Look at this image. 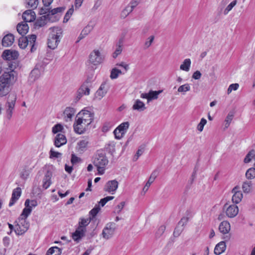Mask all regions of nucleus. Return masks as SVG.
I'll use <instances>...</instances> for the list:
<instances>
[{"label":"nucleus","instance_id":"45","mask_svg":"<svg viewBox=\"0 0 255 255\" xmlns=\"http://www.w3.org/2000/svg\"><path fill=\"white\" fill-rule=\"evenodd\" d=\"M122 74V71L116 68H114L112 69L110 74V78L112 79H117L120 74Z\"/></svg>","mask_w":255,"mask_h":255},{"label":"nucleus","instance_id":"27","mask_svg":"<svg viewBox=\"0 0 255 255\" xmlns=\"http://www.w3.org/2000/svg\"><path fill=\"white\" fill-rule=\"evenodd\" d=\"M230 224L227 221L222 222L219 227L220 232L223 234H228L230 231Z\"/></svg>","mask_w":255,"mask_h":255},{"label":"nucleus","instance_id":"17","mask_svg":"<svg viewBox=\"0 0 255 255\" xmlns=\"http://www.w3.org/2000/svg\"><path fill=\"white\" fill-rule=\"evenodd\" d=\"M239 189L240 187L237 186L232 190V193L233 194L232 200L233 202L235 204L239 203L242 201L243 197V194Z\"/></svg>","mask_w":255,"mask_h":255},{"label":"nucleus","instance_id":"19","mask_svg":"<svg viewBox=\"0 0 255 255\" xmlns=\"http://www.w3.org/2000/svg\"><path fill=\"white\" fill-rule=\"evenodd\" d=\"M14 41V36L11 33L6 34L2 38L1 43L3 46L9 47L12 45Z\"/></svg>","mask_w":255,"mask_h":255},{"label":"nucleus","instance_id":"10","mask_svg":"<svg viewBox=\"0 0 255 255\" xmlns=\"http://www.w3.org/2000/svg\"><path fill=\"white\" fill-rule=\"evenodd\" d=\"M77 118L87 124L90 125L93 120L94 115L88 110H83L78 113Z\"/></svg>","mask_w":255,"mask_h":255},{"label":"nucleus","instance_id":"13","mask_svg":"<svg viewBox=\"0 0 255 255\" xmlns=\"http://www.w3.org/2000/svg\"><path fill=\"white\" fill-rule=\"evenodd\" d=\"M18 52L12 49H6L4 50L1 55L4 60L7 61L14 60L18 58Z\"/></svg>","mask_w":255,"mask_h":255},{"label":"nucleus","instance_id":"53","mask_svg":"<svg viewBox=\"0 0 255 255\" xmlns=\"http://www.w3.org/2000/svg\"><path fill=\"white\" fill-rule=\"evenodd\" d=\"M239 87V85L238 83L231 84L229 86V87L227 90L228 94H230L233 90L234 91L237 90L238 89Z\"/></svg>","mask_w":255,"mask_h":255},{"label":"nucleus","instance_id":"9","mask_svg":"<svg viewBox=\"0 0 255 255\" xmlns=\"http://www.w3.org/2000/svg\"><path fill=\"white\" fill-rule=\"evenodd\" d=\"M129 126L128 122L121 124L114 131L115 138L118 139H121L127 132Z\"/></svg>","mask_w":255,"mask_h":255},{"label":"nucleus","instance_id":"39","mask_svg":"<svg viewBox=\"0 0 255 255\" xmlns=\"http://www.w3.org/2000/svg\"><path fill=\"white\" fill-rule=\"evenodd\" d=\"M92 220V218H89L87 219L81 218L80 221L79 222L78 227L86 229V227L87 226Z\"/></svg>","mask_w":255,"mask_h":255},{"label":"nucleus","instance_id":"46","mask_svg":"<svg viewBox=\"0 0 255 255\" xmlns=\"http://www.w3.org/2000/svg\"><path fill=\"white\" fill-rule=\"evenodd\" d=\"M158 174V172L157 170H154L152 173L151 174L148 181L146 182V184H148L149 186H150L152 183L153 182L155 179L156 178Z\"/></svg>","mask_w":255,"mask_h":255},{"label":"nucleus","instance_id":"38","mask_svg":"<svg viewBox=\"0 0 255 255\" xmlns=\"http://www.w3.org/2000/svg\"><path fill=\"white\" fill-rule=\"evenodd\" d=\"M252 182L249 181H246L243 183L242 189L245 193H249L252 190Z\"/></svg>","mask_w":255,"mask_h":255},{"label":"nucleus","instance_id":"42","mask_svg":"<svg viewBox=\"0 0 255 255\" xmlns=\"http://www.w3.org/2000/svg\"><path fill=\"white\" fill-rule=\"evenodd\" d=\"M101 208L100 206L96 205L94 208L90 211L89 218H92L93 220L97 216Z\"/></svg>","mask_w":255,"mask_h":255},{"label":"nucleus","instance_id":"59","mask_svg":"<svg viewBox=\"0 0 255 255\" xmlns=\"http://www.w3.org/2000/svg\"><path fill=\"white\" fill-rule=\"evenodd\" d=\"M81 161V159L80 157H77L74 154H72L71 155V162L73 165L75 164L78 162Z\"/></svg>","mask_w":255,"mask_h":255},{"label":"nucleus","instance_id":"36","mask_svg":"<svg viewBox=\"0 0 255 255\" xmlns=\"http://www.w3.org/2000/svg\"><path fill=\"white\" fill-rule=\"evenodd\" d=\"M162 92L161 90L152 91L150 90L148 93V102L158 98V96Z\"/></svg>","mask_w":255,"mask_h":255},{"label":"nucleus","instance_id":"48","mask_svg":"<svg viewBox=\"0 0 255 255\" xmlns=\"http://www.w3.org/2000/svg\"><path fill=\"white\" fill-rule=\"evenodd\" d=\"M237 3V0H234L231 2L225 8L224 11V14L225 15L227 14L230 11L232 10L234 6H235Z\"/></svg>","mask_w":255,"mask_h":255},{"label":"nucleus","instance_id":"50","mask_svg":"<svg viewBox=\"0 0 255 255\" xmlns=\"http://www.w3.org/2000/svg\"><path fill=\"white\" fill-rule=\"evenodd\" d=\"M114 198V196H107L104 198H102L99 202V205L103 207L108 201L113 200Z\"/></svg>","mask_w":255,"mask_h":255},{"label":"nucleus","instance_id":"47","mask_svg":"<svg viewBox=\"0 0 255 255\" xmlns=\"http://www.w3.org/2000/svg\"><path fill=\"white\" fill-rule=\"evenodd\" d=\"M132 11V8H130L129 6L127 5L122 11L121 16L123 18H125Z\"/></svg>","mask_w":255,"mask_h":255},{"label":"nucleus","instance_id":"44","mask_svg":"<svg viewBox=\"0 0 255 255\" xmlns=\"http://www.w3.org/2000/svg\"><path fill=\"white\" fill-rule=\"evenodd\" d=\"M246 176L248 179H253L255 178V168H249L246 173Z\"/></svg>","mask_w":255,"mask_h":255},{"label":"nucleus","instance_id":"24","mask_svg":"<svg viewBox=\"0 0 255 255\" xmlns=\"http://www.w3.org/2000/svg\"><path fill=\"white\" fill-rule=\"evenodd\" d=\"M76 113V110L72 107H67L64 111V119L66 122L71 121Z\"/></svg>","mask_w":255,"mask_h":255},{"label":"nucleus","instance_id":"52","mask_svg":"<svg viewBox=\"0 0 255 255\" xmlns=\"http://www.w3.org/2000/svg\"><path fill=\"white\" fill-rule=\"evenodd\" d=\"M125 206V202L123 201L121 202L119 204H118L115 208L114 212L117 214H120L121 211L123 210V208Z\"/></svg>","mask_w":255,"mask_h":255},{"label":"nucleus","instance_id":"56","mask_svg":"<svg viewBox=\"0 0 255 255\" xmlns=\"http://www.w3.org/2000/svg\"><path fill=\"white\" fill-rule=\"evenodd\" d=\"M154 39V36L153 35H151L146 39L144 43V46L145 48H147L150 46L153 41Z\"/></svg>","mask_w":255,"mask_h":255},{"label":"nucleus","instance_id":"14","mask_svg":"<svg viewBox=\"0 0 255 255\" xmlns=\"http://www.w3.org/2000/svg\"><path fill=\"white\" fill-rule=\"evenodd\" d=\"M119 185L118 182L116 180L109 181L104 186V190L112 194H114Z\"/></svg>","mask_w":255,"mask_h":255},{"label":"nucleus","instance_id":"3","mask_svg":"<svg viewBox=\"0 0 255 255\" xmlns=\"http://www.w3.org/2000/svg\"><path fill=\"white\" fill-rule=\"evenodd\" d=\"M50 32L47 39L48 47L51 49H56L63 36V30L59 27H53L49 28Z\"/></svg>","mask_w":255,"mask_h":255},{"label":"nucleus","instance_id":"43","mask_svg":"<svg viewBox=\"0 0 255 255\" xmlns=\"http://www.w3.org/2000/svg\"><path fill=\"white\" fill-rule=\"evenodd\" d=\"M190 86L189 84L186 83L184 85H182L179 87L178 88V92L179 93H182L183 95L186 92L189 91L190 90Z\"/></svg>","mask_w":255,"mask_h":255},{"label":"nucleus","instance_id":"41","mask_svg":"<svg viewBox=\"0 0 255 255\" xmlns=\"http://www.w3.org/2000/svg\"><path fill=\"white\" fill-rule=\"evenodd\" d=\"M28 45V39L26 37L22 36L19 38L18 45L20 48L24 49Z\"/></svg>","mask_w":255,"mask_h":255},{"label":"nucleus","instance_id":"60","mask_svg":"<svg viewBox=\"0 0 255 255\" xmlns=\"http://www.w3.org/2000/svg\"><path fill=\"white\" fill-rule=\"evenodd\" d=\"M74 11L73 7L72 6L71 8H70L67 12H66L64 18V21H68L69 19L70 16L73 14Z\"/></svg>","mask_w":255,"mask_h":255},{"label":"nucleus","instance_id":"2","mask_svg":"<svg viewBox=\"0 0 255 255\" xmlns=\"http://www.w3.org/2000/svg\"><path fill=\"white\" fill-rule=\"evenodd\" d=\"M16 63L9 64L10 71L4 72L1 76V96H5L10 91V85L14 81V76L13 71L15 68Z\"/></svg>","mask_w":255,"mask_h":255},{"label":"nucleus","instance_id":"37","mask_svg":"<svg viewBox=\"0 0 255 255\" xmlns=\"http://www.w3.org/2000/svg\"><path fill=\"white\" fill-rule=\"evenodd\" d=\"M191 62V60L189 58L185 59L182 64L180 65V69L182 70L188 72L190 70Z\"/></svg>","mask_w":255,"mask_h":255},{"label":"nucleus","instance_id":"20","mask_svg":"<svg viewBox=\"0 0 255 255\" xmlns=\"http://www.w3.org/2000/svg\"><path fill=\"white\" fill-rule=\"evenodd\" d=\"M239 213L238 207L236 205H231L226 209V214L229 218L236 217Z\"/></svg>","mask_w":255,"mask_h":255},{"label":"nucleus","instance_id":"6","mask_svg":"<svg viewBox=\"0 0 255 255\" xmlns=\"http://www.w3.org/2000/svg\"><path fill=\"white\" fill-rule=\"evenodd\" d=\"M90 83L88 81H86L80 86L75 94L74 98V102L75 103L80 100L84 95L88 96L90 94Z\"/></svg>","mask_w":255,"mask_h":255},{"label":"nucleus","instance_id":"55","mask_svg":"<svg viewBox=\"0 0 255 255\" xmlns=\"http://www.w3.org/2000/svg\"><path fill=\"white\" fill-rule=\"evenodd\" d=\"M254 155V151H252L249 152L248 154L246 156L245 159H244V162L245 163H249L251 161L252 158H254L255 157Z\"/></svg>","mask_w":255,"mask_h":255},{"label":"nucleus","instance_id":"33","mask_svg":"<svg viewBox=\"0 0 255 255\" xmlns=\"http://www.w3.org/2000/svg\"><path fill=\"white\" fill-rule=\"evenodd\" d=\"M26 37L28 39V43L31 46V52H33L36 49L34 43L36 39V35L35 34L28 35Z\"/></svg>","mask_w":255,"mask_h":255},{"label":"nucleus","instance_id":"30","mask_svg":"<svg viewBox=\"0 0 255 255\" xmlns=\"http://www.w3.org/2000/svg\"><path fill=\"white\" fill-rule=\"evenodd\" d=\"M93 29V26L92 25L88 24L86 26H85L83 29L82 30L80 34L79 35L77 42H79L81 39H83L87 35L90 33Z\"/></svg>","mask_w":255,"mask_h":255},{"label":"nucleus","instance_id":"54","mask_svg":"<svg viewBox=\"0 0 255 255\" xmlns=\"http://www.w3.org/2000/svg\"><path fill=\"white\" fill-rule=\"evenodd\" d=\"M207 121L204 118H202L200 122L198 124L197 126V129L200 132L202 131L203 129L204 126L206 124Z\"/></svg>","mask_w":255,"mask_h":255},{"label":"nucleus","instance_id":"12","mask_svg":"<svg viewBox=\"0 0 255 255\" xmlns=\"http://www.w3.org/2000/svg\"><path fill=\"white\" fill-rule=\"evenodd\" d=\"M89 125L84 121L77 119L73 126L74 131L78 134H82L87 129Z\"/></svg>","mask_w":255,"mask_h":255},{"label":"nucleus","instance_id":"62","mask_svg":"<svg viewBox=\"0 0 255 255\" xmlns=\"http://www.w3.org/2000/svg\"><path fill=\"white\" fill-rule=\"evenodd\" d=\"M27 200H28L29 201V202H28L29 208L30 209H31V211L32 210L33 208H34L37 206V202L36 200H30L28 199H27Z\"/></svg>","mask_w":255,"mask_h":255},{"label":"nucleus","instance_id":"40","mask_svg":"<svg viewBox=\"0 0 255 255\" xmlns=\"http://www.w3.org/2000/svg\"><path fill=\"white\" fill-rule=\"evenodd\" d=\"M38 0H25L26 7L31 8L32 9H35L38 4Z\"/></svg>","mask_w":255,"mask_h":255},{"label":"nucleus","instance_id":"11","mask_svg":"<svg viewBox=\"0 0 255 255\" xmlns=\"http://www.w3.org/2000/svg\"><path fill=\"white\" fill-rule=\"evenodd\" d=\"M63 7H58L52 9H50L48 15L49 20L51 22H55L58 20L60 14L64 10Z\"/></svg>","mask_w":255,"mask_h":255},{"label":"nucleus","instance_id":"58","mask_svg":"<svg viewBox=\"0 0 255 255\" xmlns=\"http://www.w3.org/2000/svg\"><path fill=\"white\" fill-rule=\"evenodd\" d=\"M50 11V8L48 7V6H45L44 5L43 7H41L39 9V13L40 15L43 14H47L49 13Z\"/></svg>","mask_w":255,"mask_h":255},{"label":"nucleus","instance_id":"63","mask_svg":"<svg viewBox=\"0 0 255 255\" xmlns=\"http://www.w3.org/2000/svg\"><path fill=\"white\" fill-rule=\"evenodd\" d=\"M111 128V125L109 123H105L102 127V131L106 132L110 130Z\"/></svg>","mask_w":255,"mask_h":255},{"label":"nucleus","instance_id":"49","mask_svg":"<svg viewBox=\"0 0 255 255\" xmlns=\"http://www.w3.org/2000/svg\"><path fill=\"white\" fill-rule=\"evenodd\" d=\"M165 229L166 227L164 225L160 226L155 233L156 238H159L164 233Z\"/></svg>","mask_w":255,"mask_h":255},{"label":"nucleus","instance_id":"57","mask_svg":"<svg viewBox=\"0 0 255 255\" xmlns=\"http://www.w3.org/2000/svg\"><path fill=\"white\" fill-rule=\"evenodd\" d=\"M233 118V115L232 114L229 113L228 116H227L226 120L225 121V128H227L229 126L231 121H232Z\"/></svg>","mask_w":255,"mask_h":255},{"label":"nucleus","instance_id":"1","mask_svg":"<svg viewBox=\"0 0 255 255\" xmlns=\"http://www.w3.org/2000/svg\"><path fill=\"white\" fill-rule=\"evenodd\" d=\"M92 161L94 166L97 168L98 174H104L109 163V160L105 151L103 150H97L93 155Z\"/></svg>","mask_w":255,"mask_h":255},{"label":"nucleus","instance_id":"28","mask_svg":"<svg viewBox=\"0 0 255 255\" xmlns=\"http://www.w3.org/2000/svg\"><path fill=\"white\" fill-rule=\"evenodd\" d=\"M28 200H26L24 203L25 208L23 209L22 213H21L19 218L26 220L27 218L31 213V209L29 208Z\"/></svg>","mask_w":255,"mask_h":255},{"label":"nucleus","instance_id":"7","mask_svg":"<svg viewBox=\"0 0 255 255\" xmlns=\"http://www.w3.org/2000/svg\"><path fill=\"white\" fill-rule=\"evenodd\" d=\"M116 230V224L113 222L109 223L104 228L102 233V236L104 239L109 240L114 235Z\"/></svg>","mask_w":255,"mask_h":255},{"label":"nucleus","instance_id":"18","mask_svg":"<svg viewBox=\"0 0 255 255\" xmlns=\"http://www.w3.org/2000/svg\"><path fill=\"white\" fill-rule=\"evenodd\" d=\"M21 195V189L20 187H17L12 191L11 198L9 203V206L13 205L18 200Z\"/></svg>","mask_w":255,"mask_h":255},{"label":"nucleus","instance_id":"25","mask_svg":"<svg viewBox=\"0 0 255 255\" xmlns=\"http://www.w3.org/2000/svg\"><path fill=\"white\" fill-rule=\"evenodd\" d=\"M49 21L48 15H43L38 18L35 22V27L39 28L45 25L47 22Z\"/></svg>","mask_w":255,"mask_h":255},{"label":"nucleus","instance_id":"15","mask_svg":"<svg viewBox=\"0 0 255 255\" xmlns=\"http://www.w3.org/2000/svg\"><path fill=\"white\" fill-rule=\"evenodd\" d=\"M108 90L109 86L107 83L106 82L102 83L95 93V98L99 100H101L106 95Z\"/></svg>","mask_w":255,"mask_h":255},{"label":"nucleus","instance_id":"23","mask_svg":"<svg viewBox=\"0 0 255 255\" xmlns=\"http://www.w3.org/2000/svg\"><path fill=\"white\" fill-rule=\"evenodd\" d=\"M52 173L50 171H47L45 174L42 181V187L45 189H47L51 184V177Z\"/></svg>","mask_w":255,"mask_h":255},{"label":"nucleus","instance_id":"64","mask_svg":"<svg viewBox=\"0 0 255 255\" xmlns=\"http://www.w3.org/2000/svg\"><path fill=\"white\" fill-rule=\"evenodd\" d=\"M188 217H183L180 221L178 223L179 226H181L182 227L184 226L185 225L187 224V223L188 221Z\"/></svg>","mask_w":255,"mask_h":255},{"label":"nucleus","instance_id":"21","mask_svg":"<svg viewBox=\"0 0 255 255\" xmlns=\"http://www.w3.org/2000/svg\"><path fill=\"white\" fill-rule=\"evenodd\" d=\"M67 142V139L65 135L62 133H58L55 137L54 145L57 147H59L64 145Z\"/></svg>","mask_w":255,"mask_h":255},{"label":"nucleus","instance_id":"61","mask_svg":"<svg viewBox=\"0 0 255 255\" xmlns=\"http://www.w3.org/2000/svg\"><path fill=\"white\" fill-rule=\"evenodd\" d=\"M62 154L60 152L54 151L51 149L50 151V158L55 157L58 158L61 156Z\"/></svg>","mask_w":255,"mask_h":255},{"label":"nucleus","instance_id":"29","mask_svg":"<svg viewBox=\"0 0 255 255\" xmlns=\"http://www.w3.org/2000/svg\"><path fill=\"white\" fill-rule=\"evenodd\" d=\"M226 249V245L224 241H221L217 244L214 249V253L216 255H220L224 253Z\"/></svg>","mask_w":255,"mask_h":255},{"label":"nucleus","instance_id":"4","mask_svg":"<svg viewBox=\"0 0 255 255\" xmlns=\"http://www.w3.org/2000/svg\"><path fill=\"white\" fill-rule=\"evenodd\" d=\"M16 99V95L14 93H10L7 97L6 102L4 106V110L5 111V117L8 120L12 117Z\"/></svg>","mask_w":255,"mask_h":255},{"label":"nucleus","instance_id":"51","mask_svg":"<svg viewBox=\"0 0 255 255\" xmlns=\"http://www.w3.org/2000/svg\"><path fill=\"white\" fill-rule=\"evenodd\" d=\"M63 129V126L60 124H58L55 125L53 128H52V132L54 134L58 133L59 131H61L62 129Z\"/></svg>","mask_w":255,"mask_h":255},{"label":"nucleus","instance_id":"26","mask_svg":"<svg viewBox=\"0 0 255 255\" xmlns=\"http://www.w3.org/2000/svg\"><path fill=\"white\" fill-rule=\"evenodd\" d=\"M86 229L78 227L75 232L72 234L73 239L76 242H79V240L85 236Z\"/></svg>","mask_w":255,"mask_h":255},{"label":"nucleus","instance_id":"5","mask_svg":"<svg viewBox=\"0 0 255 255\" xmlns=\"http://www.w3.org/2000/svg\"><path fill=\"white\" fill-rule=\"evenodd\" d=\"M105 57L99 50H94L89 55L88 63L93 66H91L92 70L96 69V66L103 62Z\"/></svg>","mask_w":255,"mask_h":255},{"label":"nucleus","instance_id":"32","mask_svg":"<svg viewBox=\"0 0 255 255\" xmlns=\"http://www.w3.org/2000/svg\"><path fill=\"white\" fill-rule=\"evenodd\" d=\"M132 109L133 110L138 111H143L146 109V107L145 106V104L142 101L137 99L135 101L133 105Z\"/></svg>","mask_w":255,"mask_h":255},{"label":"nucleus","instance_id":"8","mask_svg":"<svg viewBox=\"0 0 255 255\" xmlns=\"http://www.w3.org/2000/svg\"><path fill=\"white\" fill-rule=\"evenodd\" d=\"M29 224L25 219H18V223L14 226V232L18 235H21L28 229Z\"/></svg>","mask_w":255,"mask_h":255},{"label":"nucleus","instance_id":"22","mask_svg":"<svg viewBox=\"0 0 255 255\" xmlns=\"http://www.w3.org/2000/svg\"><path fill=\"white\" fill-rule=\"evenodd\" d=\"M22 17L25 22H31L35 19V14L31 9H28L23 13Z\"/></svg>","mask_w":255,"mask_h":255},{"label":"nucleus","instance_id":"16","mask_svg":"<svg viewBox=\"0 0 255 255\" xmlns=\"http://www.w3.org/2000/svg\"><path fill=\"white\" fill-rule=\"evenodd\" d=\"M89 141L88 138H84L79 140L77 143L76 150L80 153L84 152L88 148Z\"/></svg>","mask_w":255,"mask_h":255},{"label":"nucleus","instance_id":"34","mask_svg":"<svg viewBox=\"0 0 255 255\" xmlns=\"http://www.w3.org/2000/svg\"><path fill=\"white\" fill-rule=\"evenodd\" d=\"M123 40L120 39L116 45V48L115 52L113 54V57L116 58L119 55L123 50Z\"/></svg>","mask_w":255,"mask_h":255},{"label":"nucleus","instance_id":"31","mask_svg":"<svg viewBox=\"0 0 255 255\" xmlns=\"http://www.w3.org/2000/svg\"><path fill=\"white\" fill-rule=\"evenodd\" d=\"M17 32L22 36L26 34L29 29V26L26 23H18L16 27Z\"/></svg>","mask_w":255,"mask_h":255},{"label":"nucleus","instance_id":"35","mask_svg":"<svg viewBox=\"0 0 255 255\" xmlns=\"http://www.w3.org/2000/svg\"><path fill=\"white\" fill-rule=\"evenodd\" d=\"M62 250L57 247H53L48 249L46 255H61Z\"/></svg>","mask_w":255,"mask_h":255}]
</instances>
